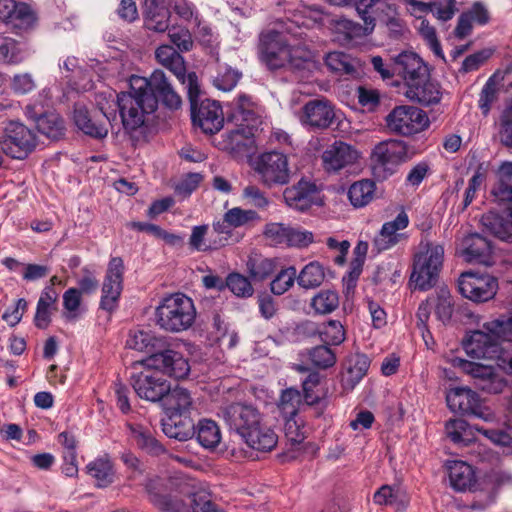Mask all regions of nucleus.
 Masks as SVG:
<instances>
[{"label":"nucleus","mask_w":512,"mask_h":512,"mask_svg":"<svg viewBox=\"0 0 512 512\" xmlns=\"http://www.w3.org/2000/svg\"><path fill=\"white\" fill-rule=\"evenodd\" d=\"M222 417L231 430L252 449L271 451L278 437L265 421L264 415L253 404L232 403L221 410Z\"/></svg>","instance_id":"1"},{"label":"nucleus","mask_w":512,"mask_h":512,"mask_svg":"<svg viewBox=\"0 0 512 512\" xmlns=\"http://www.w3.org/2000/svg\"><path fill=\"white\" fill-rule=\"evenodd\" d=\"M282 30H269L260 35L259 58L270 70H300L314 65L312 52L303 44H296Z\"/></svg>","instance_id":"2"},{"label":"nucleus","mask_w":512,"mask_h":512,"mask_svg":"<svg viewBox=\"0 0 512 512\" xmlns=\"http://www.w3.org/2000/svg\"><path fill=\"white\" fill-rule=\"evenodd\" d=\"M156 111L155 97L132 91L119 95V115L124 130L136 141L146 139L150 119Z\"/></svg>","instance_id":"3"},{"label":"nucleus","mask_w":512,"mask_h":512,"mask_svg":"<svg viewBox=\"0 0 512 512\" xmlns=\"http://www.w3.org/2000/svg\"><path fill=\"white\" fill-rule=\"evenodd\" d=\"M512 342V316H501L473 331L465 343V351L472 358L492 359L499 352L500 342Z\"/></svg>","instance_id":"4"},{"label":"nucleus","mask_w":512,"mask_h":512,"mask_svg":"<svg viewBox=\"0 0 512 512\" xmlns=\"http://www.w3.org/2000/svg\"><path fill=\"white\" fill-rule=\"evenodd\" d=\"M196 315L193 300L183 293H174L163 298L155 312L157 325L171 333H180L191 328Z\"/></svg>","instance_id":"5"},{"label":"nucleus","mask_w":512,"mask_h":512,"mask_svg":"<svg viewBox=\"0 0 512 512\" xmlns=\"http://www.w3.org/2000/svg\"><path fill=\"white\" fill-rule=\"evenodd\" d=\"M444 260V248L437 242L421 240L413 260L410 281L415 288L426 291L437 282Z\"/></svg>","instance_id":"6"},{"label":"nucleus","mask_w":512,"mask_h":512,"mask_svg":"<svg viewBox=\"0 0 512 512\" xmlns=\"http://www.w3.org/2000/svg\"><path fill=\"white\" fill-rule=\"evenodd\" d=\"M492 195L499 203L512 202V162H504L498 169V183L492 190ZM510 221L496 213L489 212L482 216L481 223L484 229L506 242H512V209L509 213Z\"/></svg>","instance_id":"7"},{"label":"nucleus","mask_w":512,"mask_h":512,"mask_svg":"<svg viewBox=\"0 0 512 512\" xmlns=\"http://www.w3.org/2000/svg\"><path fill=\"white\" fill-rule=\"evenodd\" d=\"M413 152L402 140L388 139L379 142L372 150L371 161L374 174L386 179L395 173L398 166L410 160Z\"/></svg>","instance_id":"8"},{"label":"nucleus","mask_w":512,"mask_h":512,"mask_svg":"<svg viewBox=\"0 0 512 512\" xmlns=\"http://www.w3.org/2000/svg\"><path fill=\"white\" fill-rule=\"evenodd\" d=\"M130 88L132 91L142 92L155 97L156 108L158 102L165 107L175 110L181 106V97L173 89L165 73L161 70H155L149 78L141 76H132L130 78Z\"/></svg>","instance_id":"9"},{"label":"nucleus","mask_w":512,"mask_h":512,"mask_svg":"<svg viewBox=\"0 0 512 512\" xmlns=\"http://www.w3.org/2000/svg\"><path fill=\"white\" fill-rule=\"evenodd\" d=\"M429 125L426 113L411 105L394 107L385 117L386 128L397 135L411 136L422 132Z\"/></svg>","instance_id":"10"},{"label":"nucleus","mask_w":512,"mask_h":512,"mask_svg":"<svg viewBox=\"0 0 512 512\" xmlns=\"http://www.w3.org/2000/svg\"><path fill=\"white\" fill-rule=\"evenodd\" d=\"M36 147L35 133L18 121H10L0 137L3 153L14 159L26 158Z\"/></svg>","instance_id":"11"},{"label":"nucleus","mask_w":512,"mask_h":512,"mask_svg":"<svg viewBox=\"0 0 512 512\" xmlns=\"http://www.w3.org/2000/svg\"><path fill=\"white\" fill-rule=\"evenodd\" d=\"M261 183L268 188L287 184L291 178L288 157L278 151L265 152L259 155L254 165Z\"/></svg>","instance_id":"12"},{"label":"nucleus","mask_w":512,"mask_h":512,"mask_svg":"<svg viewBox=\"0 0 512 512\" xmlns=\"http://www.w3.org/2000/svg\"><path fill=\"white\" fill-rule=\"evenodd\" d=\"M285 30L292 38H302L303 29H312L324 25L329 16L317 5L298 4L285 13Z\"/></svg>","instance_id":"13"},{"label":"nucleus","mask_w":512,"mask_h":512,"mask_svg":"<svg viewBox=\"0 0 512 512\" xmlns=\"http://www.w3.org/2000/svg\"><path fill=\"white\" fill-rule=\"evenodd\" d=\"M200 94V87L196 81L195 93L188 94L191 103L192 120L204 133L214 134L223 127L224 117L221 106L217 101L204 99L199 105L197 98Z\"/></svg>","instance_id":"14"},{"label":"nucleus","mask_w":512,"mask_h":512,"mask_svg":"<svg viewBox=\"0 0 512 512\" xmlns=\"http://www.w3.org/2000/svg\"><path fill=\"white\" fill-rule=\"evenodd\" d=\"M318 383L319 375L317 373H311L303 382V396L300 391L295 388L283 390L278 401V408L283 417L294 418L303 402L307 405L316 404L319 401V396L314 395L312 390Z\"/></svg>","instance_id":"15"},{"label":"nucleus","mask_w":512,"mask_h":512,"mask_svg":"<svg viewBox=\"0 0 512 512\" xmlns=\"http://www.w3.org/2000/svg\"><path fill=\"white\" fill-rule=\"evenodd\" d=\"M452 363L453 366L459 367L464 373L470 375L479 389L494 394L502 392L505 382L496 374L493 365L461 358L453 359Z\"/></svg>","instance_id":"16"},{"label":"nucleus","mask_w":512,"mask_h":512,"mask_svg":"<svg viewBox=\"0 0 512 512\" xmlns=\"http://www.w3.org/2000/svg\"><path fill=\"white\" fill-rule=\"evenodd\" d=\"M458 287L465 298L474 302H485L495 296L498 283L490 275L465 272L459 278Z\"/></svg>","instance_id":"17"},{"label":"nucleus","mask_w":512,"mask_h":512,"mask_svg":"<svg viewBox=\"0 0 512 512\" xmlns=\"http://www.w3.org/2000/svg\"><path fill=\"white\" fill-rule=\"evenodd\" d=\"M124 265L121 258L114 257L110 260L102 285L100 307L112 312L116 309L123 288Z\"/></svg>","instance_id":"18"},{"label":"nucleus","mask_w":512,"mask_h":512,"mask_svg":"<svg viewBox=\"0 0 512 512\" xmlns=\"http://www.w3.org/2000/svg\"><path fill=\"white\" fill-rule=\"evenodd\" d=\"M139 363L149 369L162 371L177 379H184L190 372L187 359L180 352L170 349L152 354Z\"/></svg>","instance_id":"19"},{"label":"nucleus","mask_w":512,"mask_h":512,"mask_svg":"<svg viewBox=\"0 0 512 512\" xmlns=\"http://www.w3.org/2000/svg\"><path fill=\"white\" fill-rule=\"evenodd\" d=\"M155 57L159 64L170 70L186 86L188 94L195 93L198 77L195 72L186 74L184 59L172 46L161 45L156 49Z\"/></svg>","instance_id":"20"},{"label":"nucleus","mask_w":512,"mask_h":512,"mask_svg":"<svg viewBox=\"0 0 512 512\" xmlns=\"http://www.w3.org/2000/svg\"><path fill=\"white\" fill-rule=\"evenodd\" d=\"M170 382L157 371H145L132 376V386L136 394L147 401L162 402L169 392Z\"/></svg>","instance_id":"21"},{"label":"nucleus","mask_w":512,"mask_h":512,"mask_svg":"<svg viewBox=\"0 0 512 512\" xmlns=\"http://www.w3.org/2000/svg\"><path fill=\"white\" fill-rule=\"evenodd\" d=\"M335 119V108L332 103L325 98L308 101L302 107L299 115V120L302 125L316 129H326L330 127Z\"/></svg>","instance_id":"22"},{"label":"nucleus","mask_w":512,"mask_h":512,"mask_svg":"<svg viewBox=\"0 0 512 512\" xmlns=\"http://www.w3.org/2000/svg\"><path fill=\"white\" fill-rule=\"evenodd\" d=\"M170 484L168 479H150L146 484L149 501L165 512H185L182 500L171 494Z\"/></svg>","instance_id":"23"},{"label":"nucleus","mask_w":512,"mask_h":512,"mask_svg":"<svg viewBox=\"0 0 512 512\" xmlns=\"http://www.w3.org/2000/svg\"><path fill=\"white\" fill-rule=\"evenodd\" d=\"M319 191L315 183L301 179L283 192L285 203L297 211H306L318 201Z\"/></svg>","instance_id":"24"},{"label":"nucleus","mask_w":512,"mask_h":512,"mask_svg":"<svg viewBox=\"0 0 512 512\" xmlns=\"http://www.w3.org/2000/svg\"><path fill=\"white\" fill-rule=\"evenodd\" d=\"M359 158L358 151L351 145L336 141L322 154L323 167L328 172H338L353 165Z\"/></svg>","instance_id":"25"},{"label":"nucleus","mask_w":512,"mask_h":512,"mask_svg":"<svg viewBox=\"0 0 512 512\" xmlns=\"http://www.w3.org/2000/svg\"><path fill=\"white\" fill-rule=\"evenodd\" d=\"M170 18L167 0H144L143 21L146 30L164 33L170 27Z\"/></svg>","instance_id":"26"},{"label":"nucleus","mask_w":512,"mask_h":512,"mask_svg":"<svg viewBox=\"0 0 512 512\" xmlns=\"http://www.w3.org/2000/svg\"><path fill=\"white\" fill-rule=\"evenodd\" d=\"M408 224L409 218L404 211H401L394 220L385 222L373 241L374 248L377 252L388 250L405 239V234L401 231L404 230Z\"/></svg>","instance_id":"27"},{"label":"nucleus","mask_w":512,"mask_h":512,"mask_svg":"<svg viewBox=\"0 0 512 512\" xmlns=\"http://www.w3.org/2000/svg\"><path fill=\"white\" fill-rule=\"evenodd\" d=\"M0 19L19 30L29 29L36 20L27 4L15 0H0Z\"/></svg>","instance_id":"28"},{"label":"nucleus","mask_w":512,"mask_h":512,"mask_svg":"<svg viewBox=\"0 0 512 512\" xmlns=\"http://www.w3.org/2000/svg\"><path fill=\"white\" fill-rule=\"evenodd\" d=\"M395 70L406 84V88L418 80L426 79L429 74L428 67L413 52H404L395 59Z\"/></svg>","instance_id":"29"},{"label":"nucleus","mask_w":512,"mask_h":512,"mask_svg":"<svg viewBox=\"0 0 512 512\" xmlns=\"http://www.w3.org/2000/svg\"><path fill=\"white\" fill-rule=\"evenodd\" d=\"M169 9L172 10L179 20L191 28L192 32L200 36H208L211 29L202 22V19L195 5L187 0H167Z\"/></svg>","instance_id":"30"},{"label":"nucleus","mask_w":512,"mask_h":512,"mask_svg":"<svg viewBox=\"0 0 512 512\" xmlns=\"http://www.w3.org/2000/svg\"><path fill=\"white\" fill-rule=\"evenodd\" d=\"M404 95L411 101L429 106L440 102L442 91L440 85L428 75L426 79L418 80L407 87Z\"/></svg>","instance_id":"31"},{"label":"nucleus","mask_w":512,"mask_h":512,"mask_svg":"<svg viewBox=\"0 0 512 512\" xmlns=\"http://www.w3.org/2000/svg\"><path fill=\"white\" fill-rule=\"evenodd\" d=\"M491 254V243L478 233L470 234L462 241L461 255L467 262L488 265Z\"/></svg>","instance_id":"32"},{"label":"nucleus","mask_w":512,"mask_h":512,"mask_svg":"<svg viewBox=\"0 0 512 512\" xmlns=\"http://www.w3.org/2000/svg\"><path fill=\"white\" fill-rule=\"evenodd\" d=\"M192 398L187 389L176 385H169V392L165 394L161 404L167 415H186L192 408Z\"/></svg>","instance_id":"33"},{"label":"nucleus","mask_w":512,"mask_h":512,"mask_svg":"<svg viewBox=\"0 0 512 512\" xmlns=\"http://www.w3.org/2000/svg\"><path fill=\"white\" fill-rule=\"evenodd\" d=\"M162 430L169 438L186 441L195 434L193 420L187 415H167L162 420Z\"/></svg>","instance_id":"34"},{"label":"nucleus","mask_w":512,"mask_h":512,"mask_svg":"<svg viewBox=\"0 0 512 512\" xmlns=\"http://www.w3.org/2000/svg\"><path fill=\"white\" fill-rule=\"evenodd\" d=\"M449 481L456 491L471 490L476 483L473 467L464 461H453L448 466Z\"/></svg>","instance_id":"35"},{"label":"nucleus","mask_w":512,"mask_h":512,"mask_svg":"<svg viewBox=\"0 0 512 512\" xmlns=\"http://www.w3.org/2000/svg\"><path fill=\"white\" fill-rule=\"evenodd\" d=\"M75 125L86 135L95 138H104L108 134V124L91 116L86 107L77 105L74 109Z\"/></svg>","instance_id":"36"},{"label":"nucleus","mask_w":512,"mask_h":512,"mask_svg":"<svg viewBox=\"0 0 512 512\" xmlns=\"http://www.w3.org/2000/svg\"><path fill=\"white\" fill-rule=\"evenodd\" d=\"M479 399L476 392L466 387L450 389L446 394L449 409L463 414H470Z\"/></svg>","instance_id":"37"},{"label":"nucleus","mask_w":512,"mask_h":512,"mask_svg":"<svg viewBox=\"0 0 512 512\" xmlns=\"http://www.w3.org/2000/svg\"><path fill=\"white\" fill-rule=\"evenodd\" d=\"M334 41L341 45L348 44L352 39L361 37L369 33L365 27L343 17L335 18L330 21Z\"/></svg>","instance_id":"38"},{"label":"nucleus","mask_w":512,"mask_h":512,"mask_svg":"<svg viewBox=\"0 0 512 512\" xmlns=\"http://www.w3.org/2000/svg\"><path fill=\"white\" fill-rule=\"evenodd\" d=\"M130 436L139 448L152 455H160L164 452L163 446L153 436L151 430L141 424L127 423Z\"/></svg>","instance_id":"39"},{"label":"nucleus","mask_w":512,"mask_h":512,"mask_svg":"<svg viewBox=\"0 0 512 512\" xmlns=\"http://www.w3.org/2000/svg\"><path fill=\"white\" fill-rule=\"evenodd\" d=\"M370 365L369 358L364 354H353L346 362V372L343 375L345 387L353 389L366 375Z\"/></svg>","instance_id":"40"},{"label":"nucleus","mask_w":512,"mask_h":512,"mask_svg":"<svg viewBox=\"0 0 512 512\" xmlns=\"http://www.w3.org/2000/svg\"><path fill=\"white\" fill-rule=\"evenodd\" d=\"M257 123L250 121H241L236 128L227 131V147L232 150H240L247 147L252 142Z\"/></svg>","instance_id":"41"},{"label":"nucleus","mask_w":512,"mask_h":512,"mask_svg":"<svg viewBox=\"0 0 512 512\" xmlns=\"http://www.w3.org/2000/svg\"><path fill=\"white\" fill-rule=\"evenodd\" d=\"M376 185L374 181L362 179L354 182L348 189V198L355 208L368 205L374 198Z\"/></svg>","instance_id":"42"},{"label":"nucleus","mask_w":512,"mask_h":512,"mask_svg":"<svg viewBox=\"0 0 512 512\" xmlns=\"http://www.w3.org/2000/svg\"><path fill=\"white\" fill-rule=\"evenodd\" d=\"M430 302H432L436 318L442 323H447L451 320L454 312V301L447 287H439L435 295H431Z\"/></svg>","instance_id":"43"},{"label":"nucleus","mask_w":512,"mask_h":512,"mask_svg":"<svg viewBox=\"0 0 512 512\" xmlns=\"http://www.w3.org/2000/svg\"><path fill=\"white\" fill-rule=\"evenodd\" d=\"M86 468L88 474L96 480L98 487H107L113 482L114 470L108 456L93 460Z\"/></svg>","instance_id":"44"},{"label":"nucleus","mask_w":512,"mask_h":512,"mask_svg":"<svg viewBox=\"0 0 512 512\" xmlns=\"http://www.w3.org/2000/svg\"><path fill=\"white\" fill-rule=\"evenodd\" d=\"M119 95L114 91H103L96 95V104L105 122L111 127L117 123V111L119 112Z\"/></svg>","instance_id":"45"},{"label":"nucleus","mask_w":512,"mask_h":512,"mask_svg":"<svg viewBox=\"0 0 512 512\" xmlns=\"http://www.w3.org/2000/svg\"><path fill=\"white\" fill-rule=\"evenodd\" d=\"M474 428L463 419H450L445 425L447 437L455 444L467 446L474 439Z\"/></svg>","instance_id":"46"},{"label":"nucleus","mask_w":512,"mask_h":512,"mask_svg":"<svg viewBox=\"0 0 512 512\" xmlns=\"http://www.w3.org/2000/svg\"><path fill=\"white\" fill-rule=\"evenodd\" d=\"M325 280V269L316 261L310 262L303 267L297 275V283L304 289H315L321 286Z\"/></svg>","instance_id":"47"},{"label":"nucleus","mask_w":512,"mask_h":512,"mask_svg":"<svg viewBox=\"0 0 512 512\" xmlns=\"http://www.w3.org/2000/svg\"><path fill=\"white\" fill-rule=\"evenodd\" d=\"M36 126L40 133L53 140L64 135V121L56 113H46L36 119Z\"/></svg>","instance_id":"48"},{"label":"nucleus","mask_w":512,"mask_h":512,"mask_svg":"<svg viewBox=\"0 0 512 512\" xmlns=\"http://www.w3.org/2000/svg\"><path fill=\"white\" fill-rule=\"evenodd\" d=\"M246 266L250 276L259 281L270 276L275 268L273 260L256 252L249 255Z\"/></svg>","instance_id":"49"},{"label":"nucleus","mask_w":512,"mask_h":512,"mask_svg":"<svg viewBox=\"0 0 512 512\" xmlns=\"http://www.w3.org/2000/svg\"><path fill=\"white\" fill-rule=\"evenodd\" d=\"M197 440L204 448H215L221 441V432L216 422L201 420L197 426Z\"/></svg>","instance_id":"50"},{"label":"nucleus","mask_w":512,"mask_h":512,"mask_svg":"<svg viewBox=\"0 0 512 512\" xmlns=\"http://www.w3.org/2000/svg\"><path fill=\"white\" fill-rule=\"evenodd\" d=\"M414 27L421 39L431 49L434 55L444 60L445 57L437 36L436 28L429 22V20H421L420 23H415Z\"/></svg>","instance_id":"51"},{"label":"nucleus","mask_w":512,"mask_h":512,"mask_svg":"<svg viewBox=\"0 0 512 512\" xmlns=\"http://www.w3.org/2000/svg\"><path fill=\"white\" fill-rule=\"evenodd\" d=\"M25 58L22 46L10 37L0 36V62L18 64Z\"/></svg>","instance_id":"52"},{"label":"nucleus","mask_w":512,"mask_h":512,"mask_svg":"<svg viewBox=\"0 0 512 512\" xmlns=\"http://www.w3.org/2000/svg\"><path fill=\"white\" fill-rule=\"evenodd\" d=\"M339 306V296L336 291L322 290L311 300V307L317 314H329Z\"/></svg>","instance_id":"53"},{"label":"nucleus","mask_w":512,"mask_h":512,"mask_svg":"<svg viewBox=\"0 0 512 512\" xmlns=\"http://www.w3.org/2000/svg\"><path fill=\"white\" fill-rule=\"evenodd\" d=\"M157 338L148 330H132L126 341V346L137 351L150 352L155 348Z\"/></svg>","instance_id":"54"},{"label":"nucleus","mask_w":512,"mask_h":512,"mask_svg":"<svg viewBox=\"0 0 512 512\" xmlns=\"http://www.w3.org/2000/svg\"><path fill=\"white\" fill-rule=\"evenodd\" d=\"M321 340L327 345H340L345 340V329L341 322L330 320L318 330Z\"/></svg>","instance_id":"55"},{"label":"nucleus","mask_w":512,"mask_h":512,"mask_svg":"<svg viewBox=\"0 0 512 512\" xmlns=\"http://www.w3.org/2000/svg\"><path fill=\"white\" fill-rule=\"evenodd\" d=\"M374 503L380 506L393 505L397 502L405 503V493L398 486L383 485L373 496Z\"/></svg>","instance_id":"56"},{"label":"nucleus","mask_w":512,"mask_h":512,"mask_svg":"<svg viewBox=\"0 0 512 512\" xmlns=\"http://www.w3.org/2000/svg\"><path fill=\"white\" fill-rule=\"evenodd\" d=\"M228 288L235 296L248 298L253 295L254 289L248 278L239 273H230L225 281Z\"/></svg>","instance_id":"57"},{"label":"nucleus","mask_w":512,"mask_h":512,"mask_svg":"<svg viewBox=\"0 0 512 512\" xmlns=\"http://www.w3.org/2000/svg\"><path fill=\"white\" fill-rule=\"evenodd\" d=\"M297 280L296 268L291 266L281 270L272 280L270 288L273 294L282 295L287 292Z\"/></svg>","instance_id":"58"},{"label":"nucleus","mask_w":512,"mask_h":512,"mask_svg":"<svg viewBox=\"0 0 512 512\" xmlns=\"http://www.w3.org/2000/svg\"><path fill=\"white\" fill-rule=\"evenodd\" d=\"M327 67L340 74H352L355 72L352 59L342 52H330L325 58Z\"/></svg>","instance_id":"59"},{"label":"nucleus","mask_w":512,"mask_h":512,"mask_svg":"<svg viewBox=\"0 0 512 512\" xmlns=\"http://www.w3.org/2000/svg\"><path fill=\"white\" fill-rule=\"evenodd\" d=\"M241 78V73L229 66H221L213 80L214 86L221 91H231Z\"/></svg>","instance_id":"60"},{"label":"nucleus","mask_w":512,"mask_h":512,"mask_svg":"<svg viewBox=\"0 0 512 512\" xmlns=\"http://www.w3.org/2000/svg\"><path fill=\"white\" fill-rule=\"evenodd\" d=\"M430 12L439 21L451 20L458 11L457 0H431Z\"/></svg>","instance_id":"61"},{"label":"nucleus","mask_w":512,"mask_h":512,"mask_svg":"<svg viewBox=\"0 0 512 512\" xmlns=\"http://www.w3.org/2000/svg\"><path fill=\"white\" fill-rule=\"evenodd\" d=\"M82 294L77 288H69L63 294L64 316L68 320H74L80 313Z\"/></svg>","instance_id":"62"},{"label":"nucleus","mask_w":512,"mask_h":512,"mask_svg":"<svg viewBox=\"0 0 512 512\" xmlns=\"http://www.w3.org/2000/svg\"><path fill=\"white\" fill-rule=\"evenodd\" d=\"M309 359L315 367L326 369L336 363L334 352L326 345L314 347L309 351Z\"/></svg>","instance_id":"63"},{"label":"nucleus","mask_w":512,"mask_h":512,"mask_svg":"<svg viewBox=\"0 0 512 512\" xmlns=\"http://www.w3.org/2000/svg\"><path fill=\"white\" fill-rule=\"evenodd\" d=\"M499 137L501 142L512 147V102L503 110L499 121Z\"/></svg>","instance_id":"64"}]
</instances>
